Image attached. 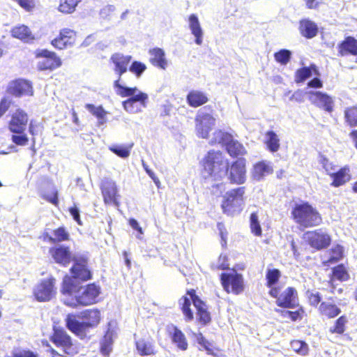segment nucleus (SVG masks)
I'll return each instance as SVG.
<instances>
[{"label":"nucleus","instance_id":"14","mask_svg":"<svg viewBox=\"0 0 357 357\" xmlns=\"http://www.w3.org/2000/svg\"><path fill=\"white\" fill-rule=\"evenodd\" d=\"M36 56L40 58L37 65L40 70H52L61 66V59L54 52L42 50L37 52Z\"/></svg>","mask_w":357,"mask_h":357},{"label":"nucleus","instance_id":"64","mask_svg":"<svg viewBox=\"0 0 357 357\" xmlns=\"http://www.w3.org/2000/svg\"><path fill=\"white\" fill-rule=\"evenodd\" d=\"M18 3L26 10H29L32 8L35 3L34 0H17Z\"/></svg>","mask_w":357,"mask_h":357},{"label":"nucleus","instance_id":"45","mask_svg":"<svg viewBox=\"0 0 357 357\" xmlns=\"http://www.w3.org/2000/svg\"><path fill=\"white\" fill-rule=\"evenodd\" d=\"M345 122L351 127L357 126V107H350L344 109Z\"/></svg>","mask_w":357,"mask_h":357},{"label":"nucleus","instance_id":"39","mask_svg":"<svg viewBox=\"0 0 357 357\" xmlns=\"http://www.w3.org/2000/svg\"><path fill=\"white\" fill-rule=\"evenodd\" d=\"M265 143L271 152H276L280 148V139L278 135L272 131H268L265 135Z\"/></svg>","mask_w":357,"mask_h":357},{"label":"nucleus","instance_id":"20","mask_svg":"<svg viewBox=\"0 0 357 357\" xmlns=\"http://www.w3.org/2000/svg\"><path fill=\"white\" fill-rule=\"evenodd\" d=\"M7 91L9 93L16 97L33 95V89L31 82L24 79H18L10 82Z\"/></svg>","mask_w":357,"mask_h":357},{"label":"nucleus","instance_id":"52","mask_svg":"<svg viewBox=\"0 0 357 357\" xmlns=\"http://www.w3.org/2000/svg\"><path fill=\"white\" fill-rule=\"evenodd\" d=\"M304 312L305 311L303 307L301 306L296 311H282V315L283 317H288L291 321H296L297 320L302 319Z\"/></svg>","mask_w":357,"mask_h":357},{"label":"nucleus","instance_id":"15","mask_svg":"<svg viewBox=\"0 0 357 357\" xmlns=\"http://www.w3.org/2000/svg\"><path fill=\"white\" fill-rule=\"evenodd\" d=\"M28 121L27 113L22 109H17L11 114L8 130L13 134H22L26 130Z\"/></svg>","mask_w":357,"mask_h":357},{"label":"nucleus","instance_id":"30","mask_svg":"<svg viewBox=\"0 0 357 357\" xmlns=\"http://www.w3.org/2000/svg\"><path fill=\"white\" fill-rule=\"evenodd\" d=\"M339 54L344 56L348 54L357 55V40L354 37L348 36L338 46Z\"/></svg>","mask_w":357,"mask_h":357},{"label":"nucleus","instance_id":"22","mask_svg":"<svg viewBox=\"0 0 357 357\" xmlns=\"http://www.w3.org/2000/svg\"><path fill=\"white\" fill-rule=\"evenodd\" d=\"M188 24L191 34L195 37V43L197 45H201L203 43L204 32L196 14H191L188 16Z\"/></svg>","mask_w":357,"mask_h":357},{"label":"nucleus","instance_id":"27","mask_svg":"<svg viewBox=\"0 0 357 357\" xmlns=\"http://www.w3.org/2000/svg\"><path fill=\"white\" fill-rule=\"evenodd\" d=\"M196 342L206 351L208 355L213 357H225L224 351L218 347H213L212 343L208 341L202 333L195 334Z\"/></svg>","mask_w":357,"mask_h":357},{"label":"nucleus","instance_id":"57","mask_svg":"<svg viewBox=\"0 0 357 357\" xmlns=\"http://www.w3.org/2000/svg\"><path fill=\"white\" fill-rule=\"evenodd\" d=\"M307 298L310 304L312 306L319 305L321 301V295L319 292H310L307 294Z\"/></svg>","mask_w":357,"mask_h":357},{"label":"nucleus","instance_id":"11","mask_svg":"<svg viewBox=\"0 0 357 357\" xmlns=\"http://www.w3.org/2000/svg\"><path fill=\"white\" fill-rule=\"evenodd\" d=\"M73 261L74 264L70 269L72 275L70 278L83 282L92 279L93 275L88 267L89 258L86 255L74 256Z\"/></svg>","mask_w":357,"mask_h":357},{"label":"nucleus","instance_id":"49","mask_svg":"<svg viewBox=\"0 0 357 357\" xmlns=\"http://www.w3.org/2000/svg\"><path fill=\"white\" fill-rule=\"evenodd\" d=\"M291 56V51L288 50H281L274 54L275 61L282 65H286L290 60Z\"/></svg>","mask_w":357,"mask_h":357},{"label":"nucleus","instance_id":"54","mask_svg":"<svg viewBox=\"0 0 357 357\" xmlns=\"http://www.w3.org/2000/svg\"><path fill=\"white\" fill-rule=\"evenodd\" d=\"M146 69V65L139 61H134L130 67V71L135 74L137 77H140Z\"/></svg>","mask_w":357,"mask_h":357},{"label":"nucleus","instance_id":"40","mask_svg":"<svg viewBox=\"0 0 357 357\" xmlns=\"http://www.w3.org/2000/svg\"><path fill=\"white\" fill-rule=\"evenodd\" d=\"M281 277V272L277 268L268 269L266 273V286L271 289L277 287V283L278 282Z\"/></svg>","mask_w":357,"mask_h":357},{"label":"nucleus","instance_id":"61","mask_svg":"<svg viewBox=\"0 0 357 357\" xmlns=\"http://www.w3.org/2000/svg\"><path fill=\"white\" fill-rule=\"evenodd\" d=\"M116 10V7L114 5H107L103 7L100 12V15L105 18L108 17L111 13H114Z\"/></svg>","mask_w":357,"mask_h":357},{"label":"nucleus","instance_id":"62","mask_svg":"<svg viewBox=\"0 0 357 357\" xmlns=\"http://www.w3.org/2000/svg\"><path fill=\"white\" fill-rule=\"evenodd\" d=\"M10 105V102L7 98H3L0 101V118L6 113Z\"/></svg>","mask_w":357,"mask_h":357},{"label":"nucleus","instance_id":"60","mask_svg":"<svg viewBox=\"0 0 357 357\" xmlns=\"http://www.w3.org/2000/svg\"><path fill=\"white\" fill-rule=\"evenodd\" d=\"M130 226L135 230L137 234H136L137 238H141L143 235L142 228L139 226L138 222L135 219H130L129 220Z\"/></svg>","mask_w":357,"mask_h":357},{"label":"nucleus","instance_id":"28","mask_svg":"<svg viewBox=\"0 0 357 357\" xmlns=\"http://www.w3.org/2000/svg\"><path fill=\"white\" fill-rule=\"evenodd\" d=\"M330 282L337 280L343 282L350 279L349 267L344 264H339L331 268V273L329 276Z\"/></svg>","mask_w":357,"mask_h":357},{"label":"nucleus","instance_id":"4","mask_svg":"<svg viewBox=\"0 0 357 357\" xmlns=\"http://www.w3.org/2000/svg\"><path fill=\"white\" fill-rule=\"evenodd\" d=\"M80 317L85 321H79L73 315H68L66 326L74 335L80 339H84L88 337L89 329L97 327L100 323L101 312L97 308L87 309L81 312Z\"/></svg>","mask_w":357,"mask_h":357},{"label":"nucleus","instance_id":"2","mask_svg":"<svg viewBox=\"0 0 357 357\" xmlns=\"http://www.w3.org/2000/svg\"><path fill=\"white\" fill-rule=\"evenodd\" d=\"M64 296H73L75 301H66V306L75 308L78 306L85 307L96 304L99 301L100 287L96 283L80 285L69 275L63 278L60 290Z\"/></svg>","mask_w":357,"mask_h":357},{"label":"nucleus","instance_id":"18","mask_svg":"<svg viewBox=\"0 0 357 357\" xmlns=\"http://www.w3.org/2000/svg\"><path fill=\"white\" fill-rule=\"evenodd\" d=\"M317 310L322 318L327 319H334L342 312L340 307L333 301L332 297L322 301L318 306Z\"/></svg>","mask_w":357,"mask_h":357},{"label":"nucleus","instance_id":"58","mask_svg":"<svg viewBox=\"0 0 357 357\" xmlns=\"http://www.w3.org/2000/svg\"><path fill=\"white\" fill-rule=\"evenodd\" d=\"M86 108L94 116H96V118L100 117L103 115L107 114V112L105 111V109L102 108V107H96L93 105L87 104L86 105Z\"/></svg>","mask_w":357,"mask_h":357},{"label":"nucleus","instance_id":"47","mask_svg":"<svg viewBox=\"0 0 357 357\" xmlns=\"http://www.w3.org/2000/svg\"><path fill=\"white\" fill-rule=\"evenodd\" d=\"M59 36L61 38V40L67 42L66 45L68 47H72L76 40V32L70 29H61Z\"/></svg>","mask_w":357,"mask_h":357},{"label":"nucleus","instance_id":"12","mask_svg":"<svg viewBox=\"0 0 357 357\" xmlns=\"http://www.w3.org/2000/svg\"><path fill=\"white\" fill-rule=\"evenodd\" d=\"M114 88L116 93L121 97H130L128 99L147 106L148 95L139 91L137 87L125 86L119 83V79H116L114 82Z\"/></svg>","mask_w":357,"mask_h":357},{"label":"nucleus","instance_id":"48","mask_svg":"<svg viewBox=\"0 0 357 357\" xmlns=\"http://www.w3.org/2000/svg\"><path fill=\"white\" fill-rule=\"evenodd\" d=\"M250 227L252 234L255 236L261 234V228L259 221V217L257 213H252L250 217Z\"/></svg>","mask_w":357,"mask_h":357},{"label":"nucleus","instance_id":"51","mask_svg":"<svg viewBox=\"0 0 357 357\" xmlns=\"http://www.w3.org/2000/svg\"><path fill=\"white\" fill-rule=\"evenodd\" d=\"M69 234L63 227H59L54 231V237H50L52 243L61 242L68 239Z\"/></svg>","mask_w":357,"mask_h":357},{"label":"nucleus","instance_id":"63","mask_svg":"<svg viewBox=\"0 0 357 357\" xmlns=\"http://www.w3.org/2000/svg\"><path fill=\"white\" fill-rule=\"evenodd\" d=\"M66 43L67 42H64L63 40H61L59 36L52 40V45L59 50L68 48V46L66 45Z\"/></svg>","mask_w":357,"mask_h":357},{"label":"nucleus","instance_id":"59","mask_svg":"<svg viewBox=\"0 0 357 357\" xmlns=\"http://www.w3.org/2000/svg\"><path fill=\"white\" fill-rule=\"evenodd\" d=\"M44 198L49 202L56 206L59 203L57 190L54 188L50 192L44 195Z\"/></svg>","mask_w":357,"mask_h":357},{"label":"nucleus","instance_id":"55","mask_svg":"<svg viewBox=\"0 0 357 357\" xmlns=\"http://www.w3.org/2000/svg\"><path fill=\"white\" fill-rule=\"evenodd\" d=\"M12 142L18 146H25L27 144L29 139L26 135L24 132L22 134H14L11 137Z\"/></svg>","mask_w":357,"mask_h":357},{"label":"nucleus","instance_id":"9","mask_svg":"<svg viewBox=\"0 0 357 357\" xmlns=\"http://www.w3.org/2000/svg\"><path fill=\"white\" fill-rule=\"evenodd\" d=\"M220 280L223 289L228 294L238 295L244 291L243 277L235 270L231 273H222Z\"/></svg>","mask_w":357,"mask_h":357},{"label":"nucleus","instance_id":"24","mask_svg":"<svg viewBox=\"0 0 357 357\" xmlns=\"http://www.w3.org/2000/svg\"><path fill=\"white\" fill-rule=\"evenodd\" d=\"M111 60L114 64V70L118 75L117 79H119L120 83L121 75L128 70V66L131 60V56L117 53L112 55Z\"/></svg>","mask_w":357,"mask_h":357},{"label":"nucleus","instance_id":"34","mask_svg":"<svg viewBox=\"0 0 357 357\" xmlns=\"http://www.w3.org/2000/svg\"><path fill=\"white\" fill-rule=\"evenodd\" d=\"M12 36L24 42L29 43L35 39L29 28L25 25L15 26L11 31Z\"/></svg>","mask_w":357,"mask_h":357},{"label":"nucleus","instance_id":"7","mask_svg":"<svg viewBox=\"0 0 357 357\" xmlns=\"http://www.w3.org/2000/svg\"><path fill=\"white\" fill-rule=\"evenodd\" d=\"M245 187H239L227 191L223 196L222 208L225 213L233 215L240 213L245 204Z\"/></svg>","mask_w":357,"mask_h":357},{"label":"nucleus","instance_id":"32","mask_svg":"<svg viewBox=\"0 0 357 357\" xmlns=\"http://www.w3.org/2000/svg\"><path fill=\"white\" fill-rule=\"evenodd\" d=\"M348 318L345 314L338 317L328 328V333L337 336L344 335L347 331Z\"/></svg>","mask_w":357,"mask_h":357},{"label":"nucleus","instance_id":"16","mask_svg":"<svg viewBox=\"0 0 357 357\" xmlns=\"http://www.w3.org/2000/svg\"><path fill=\"white\" fill-rule=\"evenodd\" d=\"M100 188L105 203L118 206L119 195L116 182L111 178H105L102 181Z\"/></svg>","mask_w":357,"mask_h":357},{"label":"nucleus","instance_id":"37","mask_svg":"<svg viewBox=\"0 0 357 357\" xmlns=\"http://www.w3.org/2000/svg\"><path fill=\"white\" fill-rule=\"evenodd\" d=\"M187 101L189 105L197 107L208 101L206 95L199 91H192L187 96Z\"/></svg>","mask_w":357,"mask_h":357},{"label":"nucleus","instance_id":"29","mask_svg":"<svg viewBox=\"0 0 357 357\" xmlns=\"http://www.w3.org/2000/svg\"><path fill=\"white\" fill-rule=\"evenodd\" d=\"M68 248V247H57L51 248L50 252L57 263L66 266L71 261V260H73L71 254Z\"/></svg>","mask_w":357,"mask_h":357},{"label":"nucleus","instance_id":"8","mask_svg":"<svg viewBox=\"0 0 357 357\" xmlns=\"http://www.w3.org/2000/svg\"><path fill=\"white\" fill-rule=\"evenodd\" d=\"M268 294L275 299L276 305L282 308H295L299 306L297 290L293 287H288L282 291V287L269 289Z\"/></svg>","mask_w":357,"mask_h":357},{"label":"nucleus","instance_id":"46","mask_svg":"<svg viewBox=\"0 0 357 357\" xmlns=\"http://www.w3.org/2000/svg\"><path fill=\"white\" fill-rule=\"evenodd\" d=\"M231 136V135L230 134L218 130L213 132V136L209 140V143L211 144H222L226 145Z\"/></svg>","mask_w":357,"mask_h":357},{"label":"nucleus","instance_id":"21","mask_svg":"<svg viewBox=\"0 0 357 357\" xmlns=\"http://www.w3.org/2000/svg\"><path fill=\"white\" fill-rule=\"evenodd\" d=\"M317 250L326 248L323 255V264L329 266L335 264L342 260L344 257V250L342 247H316Z\"/></svg>","mask_w":357,"mask_h":357},{"label":"nucleus","instance_id":"26","mask_svg":"<svg viewBox=\"0 0 357 357\" xmlns=\"http://www.w3.org/2000/svg\"><path fill=\"white\" fill-rule=\"evenodd\" d=\"M169 336L172 342L181 351H186L188 348V342L184 333L177 326H173L172 331Z\"/></svg>","mask_w":357,"mask_h":357},{"label":"nucleus","instance_id":"1","mask_svg":"<svg viewBox=\"0 0 357 357\" xmlns=\"http://www.w3.org/2000/svg\"><path fill=\"white\" fill-rule=\"evenodd\" d=\"M202 174L205 178L221 181L228 173V179L233 184H243L246 181V160L239 158L229 169L227 160L220 151H210L203 160Z\"/></svg>","mask_w":357,"mask_h":357},{"label":"nucleus","instance_id":"44","mask_svg":"<svg viewBox=\"0 0 357 357\" xmlns=\"http://www.w3.org/2000/svg\"><path fill=\"white\" fill-rule=\"evenodd\" d=\"M312 71L314 75H318L317 70L314 66H312L310 68L305 67L298 69L296 73V82H302L306 79L310 77L312 75Z\"/></svg>","mask_w":357,"mask_h":357},{"label":"nucleus","instance_id":"25","mask_svg":"<svg viewBox=\"0 0 357 357\" xmlns=\"http://www.w3.org/2000/svg\"><path fill=\"white\" fill-rule=\"evenodd\" d=\"M273 171L271 162L261 161L254 165L251 175L254 180L259 181L262 180L266 176L272 174Z\"/></svg>","mask_w":357,"mask_h":357},{"label":"nucleus","instance_id":"3","mask_svg":"<svg viewBox=\"0 0 357 357\" xmlns=\"http://www.w3.org/2000/svg\"><path fill=\"white\" fill-rule=\"evenodd\" d=\"M192 303L196 310L197 321L202 326H206L210 324L212 318L208 307L199 298L194 289L187 290L186 294L182 296L178 301L179 308L184 316V319L186 321H191L194 319V313L191 308Z\"/></svg>","mask_w":357,"mask_h":357},{"label":"nucleus","instance_id":"38","mask_svg":"<svg viewBox=\"0 0 357 357\" xmlns=\"http://www.w3.org/2000/svg\"><path fill=\"white\" fill-rule=\"evenodd\" d=\"M331 176L333 178L332 185L335 187L340 186L349 180V169L344 167L340 170L336 171Z\"/></svg>","mask_w":357,"mask_h":357},{"label":"nucleus","instance_id":"5","mask_svg":"<svg viewBox=\"0 0 357 357\" xmlns=\"http://www.w3.org/2000/svg\"><path fill=\"white\" fill-rule=\"evenodd\" d=\"M49 339L60 349L61 357H73L79 352V343L63 328L54 326Z\"/></svg>","mask_w":357,"mask_h":357},{"label":"nucleus","instance_id":"53","mask_svg":"<svg viewBox=\"0 0 357 357\" xmlns=\"http://www.w3.org/2000/svg\"><path fill=\"white\" fill-rule=\"evenodd\" d=\"M320 163L322 165V167L325 169L326 172L332 176L337 171V167L333 165L327 158L321 156L320 157Z\"/></svg>","mask_w":357,"mask_h":357},{"label":"nucleus","instance_id":"17","mask_svg":"<svg viewBox=\"0 0 357 357\" xmlns=\"http://www.w3.org/2000/svg\"><path fill=\"white\" fill-rule=\"evenodd\" d=\"M303 240L310 245H330L331 241V236L321 229L305 232Z\"/></svg>","mask_w":357,"mask_h":357},{"label":"nucleus","instance_id":"50","mask_svg":"<svg viewBox=\"0 0 357 357\" xmlns=\"http://www.w3.org/2000/svg\"><path fill=\"white\" fill-rule=\"evenodd\" d=\"M132 146V145H130L129 146H126L123 145L114 146L110 147L109 149L118 156L123 158H126L130 155V152Z\"/></svg>","mask_w":357,"mask_h":357},{"label":"nucleus","instance_id":"23","mask_svg":"<svg viewBox=\"0 0 357 357\" xmlns=\"http://www.w3.org/2000/svg\"><path fill=\"white\" fill-rule=\"evenodd\" d=\"M135 347L141 356H154L157 354L154 341L150 338H141L135 341Z\"/></svg>","mask_w":357,"mask_h":357},{"label":"nucleus","instance_id":"36","mask_svg":"<svg viewBox=\"0 0 357 357\" xmlns=\"http://www.w3.org/2000/svg\"><path fill=\"white\" fill-rule=\"evenodd\" d=\"M114 331L108 329L100 342V351L102 355L108 356L112 350Z\"/></svg>","mask_w":357,"mask_h":357},{"label":"nucleus","instance_id":"56","mask_svg":"<svg viewBox=\"0 0 357 357\" xmlns=\"http://www.w3.org/2000/svg\"><path fill=\"white\" fill-rule=\"evenodd\" d=\"M216 270H229V264L226 255L221 254L218 258V264L213 268Z\"/></svg>","mask_w":357,"mask_h":357},{"label":"nucleus","instance_id":"31","mask_svg":"<svg viewBox=\"0 0 357 357\" xmlns=\"http://www.w3.org/2000/svg\"><path fill=\"white\" fill-rule=\"evenodd\" d=\"M151 56L150 61L153 65L165 69L167 66V61L165 58V53L161 48L155 47L149 50Z\"/></svg>","mask_w":357,"mask_h":357},{"label":"nucleus","instance_id":"6","mask_svg":"<svg viewBox=\"0 0 357 357\" xmlns=\"http://www.w3.org/2000/svg\"><path fill=\"white\" fill-rule=\"evenodd\" d=\"M291 214L294 221L300 227L317 226L321 222V217L319 212L307 202L296 204Z\"/></svg>","mask_w":357,"mask_h":357},{"label":"nucleus","instance_id":"19","mask_svg":"<svg viewBox=\"0 0 357 357\" xmlns=\"http://www.w3.org/2000/svg\"><path fill=\"white\" fill-rule=\"evenodd\" d=\"M309 100L319 107L323 108L328 112L333 110V98L326 93L320 91H309Z\"/></svg>","mask_w":357,"mask_h":357},{"label":"nucleus","instance_id":"35","mask_svg":"<svg viewBox=\"0 0 357 357\" xmlns=\"http://www.w3.org/2000/svg\"><path fill=\"white\" fill-rule=\"evenodd\" d=\"M225 146L228 153L232 157L243 155L246 153V150L243 145L234 139L232 136L230 137Z\"/></svg>","mask_w":357,"mask_h":357},{"label":"nucleus","instance_id":"43","mask_svg":"<svg viewBox=\"0 0 357 357\" xmlns=\"http://www.w3.org/2000/svg\"><path fill=\"white\" fill-rule=\"evenodd\" d=\"M123 109L130 114H137L143 111L146 107L141 103L135 102L133 100L128 99L123 102Z\"/></svg>","mask_w":357,"mask_h":357},{"label":"nucleus","instance_id":"13","mask_svg":"<svg viewBox=\"0 0 357 357\" xmlns=\"http://www.w3.org/2000/svg\"><path fill=\"white\" fill-rule=\"evenodd\" d=\"M215 119L205 111V108L198 112L195 118L197 135L202 138H207L209 132L215 125Z\"/></svg>","mask_w":357,"mask_h":357},{"label":"nucleus","instance_id":"33","mask_svg":"<svg viewBox=\"0 0 357 357\" xmlns=\"http://www.w3.org/2000/svg\"><path fill=\"white\" fill-rule=\"evenodd\" d=\"M299 30L303 36L307 38H312L317 36L318 27L312 21L305 19L300 21Z\"/></svg>","mask_w":357,"mask_h":357},{"label":"nucleus","instance_id":"10","mask_svg":"<svg viewBox=\"0 0 357 357\" xmlns=\"http://www.w3.org/2000/svg\"><path fill=\"white\" fill-rule=\"evenodd\" d=\"M56 279L50 276L40 281L33 289V295L38 302L50 301L56 294Z\"/></svg>","mask_w":357,"mask_h":357},{"label":"nucleus","instance_id":"42","mask_svg":"<svg viewBox=\"0 0 357 357\" xmlns=\"http://www.w3.org/2000/svg\"><path fill=\"white\" fill-rule=\"evenodd\" d=\"M82 0H59L58 9L63 13H72Z\"/></svg>","mask_w":357,"mask_h":357},{"label":"nucleus","instance_id":"41","mask_svg":"<svg viewBox=\"0 0 357 357\" xmlns=\"http://www.w3.org/2000/svg\"><path fill=\"white\" fill-rule=\"evenodd\" d=\"M290 347L293 351L301 356L308 355L310 351L308 344L303 340H293L290 342Z\"/></svg>","mask_w":357,"mask_h":357}]
</instances>
